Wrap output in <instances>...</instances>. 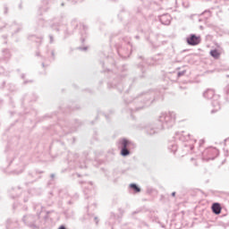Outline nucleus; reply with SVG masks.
<instances>
[{
  "mask_svg": "<svg viewBox=\"0 0 229 229\" xmlns=\"http://www.w3.org/2000/svg\"><path fill=\"white\" fill-rule=\"evenodd\" d=\"M121 147H122V156L123 157H128V155H130V150L129 148L130 146H131V142L130 140H122L120 141Z\"/></svg>",
  "mask_w": 229,
  "mask_h": 229,
  "instance_id": "obj_1",
  "label": "nucleus"
},
{
  "mask_svg": "<svg viewBox=\"0 0 229 229\" xmlns=\"http://www.w3.org/2000/svg\"><path fill=\"white\" fill-rule=\"evenodd\" d=\"M186 42L189 46H198L201 42V37L191 34L186 38Z\"/></svg>",
  "mask_w": 229,
  "mask_h": 229,
  "instance_id": "obj_2",
  "label": "nucleus"
},
{
  "mask_svg": "<svg viewBox=\"0 0 229 229\" xmlns=\"http://www.w3.org/2000/svg\"><path fill=\"white\" fill-rule=\"evenodd\" d=\"M211 208L213 213L216 214V216H219V214H221V210H223V208H221V204L219 203H214Z\"/></svg>",
  "mask_w": 229,
  "mask_h": 229,
  "instance_id": "obj_3",
  "label": "nucleus"
},
{
  "mask_svg": "<svg viewBox=\"0 0 229 229\" xmlns=\"http://www.w3.org/2000/svg\"><path fill=\"white\" fill-rule=\"evenodd\" d=\"M171 15L165 14L160 18V21L162 24H165V26H169V24H171Z\"/></svg>",
  "mask_w": 229,
  "mask_h": 229,
  "instance_id": "obj_4",
  "label": "nucleus"
},
{
  "mask_svg": "<svg viewBox=\"0 0 229 229\" xmlns=\"http://www.w3.org/2000/svg\"><path fill=\"white\" fill-rule=\"evenodd\" d=\"M210 55L213 56V58H216V60H217L221 56V52L215 49L210 51Z\"/></svg>",
  "mask_w": 229,
  "mask_h": 229,
  "instance_id": "obj_5",
  "label": "nucleus"
},
{
  "mask_svg": "<svg viewBox=\"0 0 229 229\" xmlns=\"http://www.w3.org/2000/svg\"><path fill=\"white\" fill-rule=\"evenodd\" d=\"M130 187H131V189H133L135 191V192H140V188H139L137 184L131 183L130 185Z\"/></svg>",
  "mask_w": 229,
  "mask_h": 229,
  "instance_id": "obj_6",
  "label": "nucleus"
},
{
  "mask_svg": "<svg viewBox=\"0 0 229 229\" xmlns=\"http://www.w3.org/2000/svg\"><path fill=\"white\" fill-rule=\"evenodd\" d=\"M165 123H169V121H171V116H165Z\"/></svg>",
  "mask_w": 229,
  "mask_h": 229,
  "instance_id": "obj_7",
  "label": "nucleus"
},
{
  "mask_svg": "<svg viewBox=\"0 0 229 229\" xmlns=\"http://www.w3.org/2000/svg\"><path fill=\"white\" fill-rule=\"evenodd\" d=\"M81 49H82L83 51H87V47L81 48Z\"/></svg>",
  "mask_w": 229,
  "mask_h": 229,
  "instance_id": "obj_8",
  "label": "nucleus"
},
{
  "mask_svg": "<svg viewBox=\"0 0 229 229\" xmlns=\"http://www.w3.org/2000/svg\"><path fill=\"white\" fill-rule=\"evenodd\" d=\"M50 40H51V42H53V37H50Z\"/></svg>",
  "mask_w": 229,
  "mask_h": 229,
  "instance_id": "obj_9",
  "label": "nucleus"
},
{
  "mask_svg": "<svg viewBox=\"0 0 229 229\" xmlns=\"http://www.w3.org/2000/svg\"><path fill=\"white\" fill-rule=\"evenodd\" d=\"M173 196H174V193H173Z\"/></svg>",
  "mask_w": 229,
  "mask_h": 229,
  "instance_id": "obj_10",
  "label": "nucleus"
}]
</instances>
